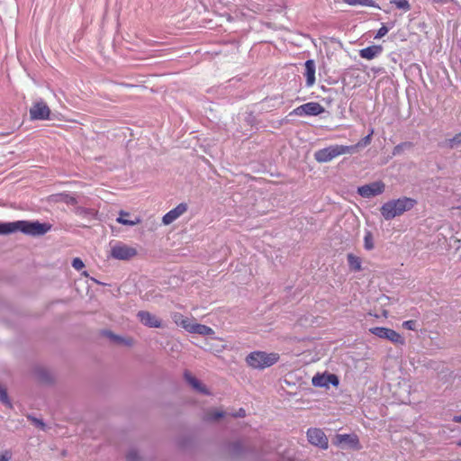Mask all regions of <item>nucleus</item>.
<instances>
[{
  "label": "nucleus",
  "mask_w": 461,
  "mask_h": 461,
  "mask_svg": "<svg viewBox=\"0 0 461 461\" xmlns=\"http://www.w3.org/2000/svg\"><path fill=\"white\" fill-rule=\"evenodd\" d=\"M171 317L173 321L179 326L185 316L180 312H174Z\"/></svg>",
  "instance_id": "36"
},
{
  "label": "nucleus",
  "mask_w": 461,
  "mask_h": 461,
  "mask_svg": "<svg viewBox=\"0 0 461 461\" xmlns=\"http://www.w3.org/2000/svg\"><path fill=\"white\" fill-rule=\"evenodd\" d=\"M28 419L30 420H32V422L36 426L38 427L39 429H41V430H45L46 429V424L43 422L42 420H40L38 418H35V417H32V416H28Z\"/></svg>",
  "instance_id": "30"
},
{
  "label": "nucleus",
  "mask_w": 461,
  "mask_h": 461,
  "mask_svg": "<svg viewBox=\"0 0 461 461\" xmlns=\"http://www.w3.org/2000/svg\"><path fill=\"white\" fill-rule=\"evenodd\" d=\"M16 231L15 224L14 222L0 223V234H9Z\"/></svg>",
  "instance_id": "24"
},
{
  "label": "nucleus",
  "mask_w": 461,
  "mask_h": 461,
  "mask_svg": "<svg viewBox=\"0 0 461 461\" xmlns=\"http://www.w3.org/2000/svg\"><path fill=\"white\" fill-rule=\"evenodd\" d=\"M137 317L140 321L149 328H161L162 321L156 315L147 311H140L137 313Z\"/></svg>",
  "instance_id": "12"
},
{
  "label": "nucleus",
  "mask_w": 461,
  "mask_h": 461,
  "mask_svg": "<svg viewBox=\"0 0 461 461\" xmlns=\"http://www.w3.org/2000/svg\"><path fill=\"white\" fill-rule=\"evenodd\" d=\"M184 376H185V379L186 380V382L192 385V387L194 389H195L196 391L202 393H204V394H209V392L208 390L206 389V387L202 384L198 379H196L194 376H193L188 371H185V374H184Z\"/></svg>",
  "instance_id": "16"
},
{
  "label": "nucleus",
  "mask_w": 461,
  "mask_h": 461,
  "mask_svg": "<svg viewBox=\"0 0 461 461\" xmlns=\"http://www.w3.org/2000/svg\"><path fill=\"white\" fill-rule=\"evenodd\" d=\"M383 48L380 45H372L360 50L359 55L361 58L370 60L381 54Z\"/></svg>",
  "instance_id": "15"
},
{
  "label": "nucleus",
  "mask_w": 461,
  "mask_h": 461,
  "mask_svg": "<svg viewBox=\"0 0 461 461\" xmlns=\"http://www.w3.org/2000/svg\"><path fill=\"white\" fill-rule=\"evenodd\" d=\"M12 458V454L10 451L5 450L0 453V461H9Z\"/></svg>",
  "instance_id": "37"
},
{
  "label": "nucleus",
  "mask_w": 461,
  "mask_h": 461,
  "mask_svg": "<svg viewBox=\"0 0 461 461\" xmlns=\"http://www.w3.org/2000/svg\"><path fill=\"white\" fill-rule=\"evenodd\" d=\"M373 134H374V129H371L370 132L355 145L356 149L359 147H365V146H367L368 144H370Z\"/></svg>",
  "instance_id": "26"
},
{
  "label": "nucleus",
  "mask_w": 461,
  "mask_h": 461,
  "mask_svg": "<svg viewBox=\"0 0 461 461\" xmlns=\"http://www.w3.org/2000/svg\"><path fill=\"white\" fill-rule=\"evenodd\" d=\"M66 202L70 204H76L77 203V199L73 196H69Z\"/></svg>",
  "instance_id": "41"
},
{
  "label": "nucleus",
  "mask_w": 461,
  "mask_h": 461,
  "mask_svg": "<svg viewBox=\"0 0 461 461\" xmlns=\"http://www.w3.org/2000/svg\"><path fill=\"white\" fill-rule=\"evenodd\" d=\"M107 334L109 335V337L111 339H113L117 343H124V344H127V345H131L130 341L125 340L123 338H122L120 336L114 335L112 332H107Z\"/></svg>",
  "instance_id": "34"
},
{
  "label": "nucleus",
  "mask_w": 461,
  "mask_h": 461,
  "mask_svg": "<svg viewBox=\"0 0 461 461\" xmlns=\"http://www.w3.org/2000/svg\"><path fill=\"white\" fill-rule=\"evenodd\" d=\"M447 147L450 149H458L461 147V131L453 138L447 140Z\"/></svg>",
  "instance_id": "25"
},
{
  "label": "nucleus",
  "mask_w": 461,
  "mask_h": 461,
  "mask_svg": "<svg viewBox=\"0 0 461 461\" xmlns=\"http://www.w3.org/2000/svg\"><path fill=\"white\" fill-rule=\"evenodd\" d=\"M130 216V213L125 211H120L119 217L116 219V221L120 224L126 225V226H134L140 222V217H135L134 220L127 219V217Z\"/></svg>",
  "instance_id": "18"
},
{
  "label": "nucleus",
  "mask_w": 461,
  "mask_h": 461,
  "mask_svg": "<svg viewBox=\"0 0 461 461\" xmlns=\"http://www.w3.org/2000/svg\"><path fill=\"white\" fill-rule=\"evenodd\" d=\"M192 325H194V322H192L189 318L184 317L179 326H181L186 331L190 332Z\"/></svg>",
  "instance_id": "31"
},
{
  "label": "nucleus",
  "mask_w": 461,
  "mask_h": 461,
  "mask_svg": "<svg viewBox=\"0 0 461 461\" xmlns=\"http://www.w3.org/2000/svg\"><path fill=\"white\" fill-rule=\"evenodd\" d=\"M224 412L223 411H209L207 414H206V420H210V421H212V420H219L220 418H222L224 416Z\"/></svg>",
  "instance_id": "27"
},
{
  "label": "nucleus",
  "mask_w": 461,
  "mask_h": 461,
  "mask_svg": "<svg viewBox=\"0 0 461 461\" xmlns=\"http://www.w3.org/2000/svg\"><path fill=\"white\" fill-rule=\"evenodd\" d=\"M402 327L410 330H415L417 327V322L416 321L413 320L405 321L402 322Z\"/></svg>",
  "instance_id": "32"
},
{
  "label": "nucleus",
  "mask_w": 461,
  "mask_h": 461,
  "mask_svg": "<svg viewBox=\"0 0 461 461\" xmlns=\"http://www.w3.org/2000/svg\"><path fill=\"white\" fill-rule=\"evenodd\" d=\"M72 267L76 270H81L85 267V264H84V262L79 258H75L72 260Z\"/></svg>",
  "instance_id": "33"
},
{
  "label": "nucleus",
  "mask_w": 461,
  "mask_h": 461,
  "mask_svg": "<svg viewBox=\"0 0 461 461\" xmlns=\"http://www.w3.org/2000/svg\"><path fill=\"white\" fill-rule=\"evenodd\" d=\"M403 145H405V144L402 143V144H399V145L395 146L393 149V155L399 154L402 151Z\"/></svg>",
  "instance_id": "39"
},
{
  "label": "nucleus",
  "mask_w": 461,
  "mask_h": 461,
  "mask_svg": "<svg viewBox=\"0 0 461 461\" xmlns=\"http://www.w3.org/2000/svg\"><path fill=\"white\" fill-rule=\"evenodd\" d=\"M356 150V146H346V145H331L323 149H321L314 153V158L320 163H327L331 161L333 158L344 155L350 154Z\"/></svg>",
  "instance_id": "3"
},
{
  "label": "nucleus",
  "mask_w": 461,
  "mask_h": 461,
  "mask_svg": "<svg viewBox=\"0 0 461 461\" xmlns=\"http://www.w3.org/2000/svg\"><path fill=\"white\" fill-rule=\"evenodd\" d=\"M75 213L82 218H95L96 211L86 207L78 206L75 209Z\"/></svg>",
  "instance_id": "19"
},
{
  "label": "nucleus",
  "mask_w": 461,
  "mask_h": 461,
  "mask_svg": "<svg viewBox=\"0 0 461 461\" xmlns=\"http://www.w3.org/2000/svg\"><path fill=\"white\" fill-rule=\"evenodd\" d=\"M348 263L349 267L354 271H360L362 269L361 267V258L353 254L348 255Z\"/></svg>",
  "instance_id": "20"
},
{
  "label": "nucleus",
  "mask_w": 461,
  "mask_h": 461,
  "mask_svg": "<svg viewBox=\"0 0 461 461\" xmlns=\"http://www.w3.org/2000/svg\"><path fill=\"white\" fill-rule=\"evenodd\" d=\"M369 332L380 339H387L395 345H403L404 338L397 331L385 327H374L369 329Z\"/></svg>",
  "instance_id": "5"
},
{
  "label": "nucleus",
  "mask_w": 461,
  "mask_h": 461,
  "mask_svg": "<svg viewBox=\"0 0 461 461\" xmlns=\"http://www.w3.org/2000/svg\"><path fill=\"white\" fill-rule=\"evenodd\" d=\"M345 4L355 6H367V7H377L374 0H342Z\"/></svg>",
  "instance_id": "21"
},
{
  "label": "nucleus",
  "mask_w": 461,
  "mask_h": 461,
  "mask_svg": "<svg viewBox=\"0 0 461 461\" xmlns=\"http://www.w3.org/2000/svg\"><path fill=\"white\" fill-rule=\"evenodd\" d=\"M432 3L445 5L447 3L454 2L455 0H430Z\"/></svg>",
  "instance_id": "40"
},
{
  "label": "nucleus",
  "mask_w": 461,
  "mask_h": 461,
  "mask_svg": "<svg viewBox=\"0 0 461 461\" xmlns=\"http://www.w3.org/2000/svg\"><path fill=\"white\" fill-rule=\"evenodd\" d=\"M190 333L203 335V336H212L214 334V330L204 324H200L194 322V325H192Z\"/></svg>",
  "instance_id": "17"
},
{
  "label": "nucleus",
  "mask_w": 461,
  "mask_h": 461,
  "mask_svg": "<svg viewBox=\"0 0 461 461\" xmlns=\"http://www.w3.org/2000/svg\"><path fill=\"white\" fill-rule=\"evenodd\" d=\"M389 29L385 26V25H383L376 32V34L375 35V39H381L382 37H384L387 32H388Z\"/></svg>",
  "instance_id": "35"
},
{
  "label": "nucleus",
  "mask_w": 461,
  "mask_h": 461,
  "mask_svg": "<svg viewBox=\"0 0 461 461\" xmlns=\"http://www.w3.org/2000/svg\"><path fill=\"white\" fill-rule=\"evenodd\" d=\"M453 421L461 423V415L454 416Z\"/></svg>",
  "instance_id": "42"
},
{
  "label": "nucleus",
  "mask_w": 461,
  "mask_h": 461,
  "mask_svg": "<svg viewBox=\"0 0 461 461\" xmlns=\"http://www.w3.org/2000/svg\"><path fill=\"white\" fill-rule=\"evenodd\" d=\"M307 438L311 444L317 446L322 449H327L329 443L328 438L321 429L311 428L307 430Z\"/></svg>",
  "instance_id": "9"
},
{
  "label": "nucleus",
  "mask_w": 461,
  "mask_h": 461,
  "mask_svg": "<svg viewBox=\"0 0 461 461\" xmlns=\"http://www.w3.org/2000/svg\"><path fill=\"white\" fill-rule=\"evenodd\" d=\"M325 112V109L317 102H309L294 109L290 115L294 116H317Z\"/></svg>",
  "instance_id": "6"
},
{
  "label": "nucleus",
  "mask_w": 461,
  "mask_h": 461,
  "mask_svg": "<svg viewBox=\"0 0 461 461\" xmlns=\"http://www.w3.org/2000/svg\"><path fill=\"white\" fill-rule=\"evenodd\" d=\"M14 224L16 231L20 230L23 233L32 236L43 235L51 229L50 223H41L39 221H14Z\"/></svg>",
  "instance_id": "4"
},
{
  "label": "nucleus",
  "mask_w": 461,
  "mask_h": 461,
  "mask_svg": "<svg viewBox=\"0 0 461 461\" xmlns=\"http://www.w3.org/2000/svg\"><path fill=\"white\" fill-rule=\"evenodd\" d=\"M339 437L341 438V439H346L348 438L349 436L348 434H345V435H339Z\"/></svg>",
  "instance_id": "43"
},
{
  "label": "nucleus",
  "mask_w": 461,
  "mask_h": 461,
  "mask_svg": "<svg viewBox=\"0 0 461 461\" xmlns=\"http://www.w3.org/2000/svg\"><path fill=\"white\" fill-rule=\"evenodd\" d=\"M312 384L316 387L329 388L330 384L338 386L339 380V377L334 374H317L312 377Z\"/></svg>",
  "instance_id": "11"
},
{
  "label": "nucleus",
  "mask_w": 461,
  "mask_h": 461,
  "mask_svg": "<svg viewBox=\"0 0 461 461\" xmlns=\"http://www.w3.org/2000/svg\"><path fill=\"white\" fill-rule=\"evenodd\" d=\"M50 110L47 104L42 100L33 104L30 108V117L32 120H48L50 118Z\"/></svg>",
  "instance_id": "10"
},
{
  "label": "nucleus",
  "mask_w": 461,
  "mask_h": 461,
  "mask_svg": "<svg viewBox=\"0 0 461 461\" xmlns=\"http://www.w3.org/2000/svg\"><path fill=\"white\" fill-rule=\"evenodd\" d=\"M234 417H245L246 411L243 408H240L236 413L232 414Z\"/></svg>",
  "instance_id": "38"
},
{
  "label": "nucleus",
  "mask_w": 461,
  "mask_h": 461,
  "mask_svg": "<svg viewBox=\"0 0 461 461\" xmlns=\"http://www.w3.org/2000/svg\"><path fill=\"white\" fill-rule=\"evenodd\" d=\"M0 401L4 404H5L7 406H11V402L8 398L7 391H6L5 387H4L1 384H0Z\"/></svg>",
  "instance_id": "28"
},
{
  "label": "nucleus",
  "mask_w": 461,
  "mask_h": 461,
  "mask_svg": "<svg viewBox=\"0 0 461 461\" xmlns=\"http://www.w3.org/2000/svg\"><path fill=\"white\" fill-rule=\"evenodd\" d=\"M384 184L382 181L372 182L357 188V194L364 198H371L381 194L384 191Z\"/></svg>",
  "instance_id": "8"
},
{
  "label": "nucleus",
  "mask_w": 461,
  "mask_h": 461,
  "mask_svg": "<svg viewBox=\"0 0 461 461\" xmlns=\"http://www.w3.org/2000/svg\"><path fill=\"white\" fill-rule=\"evenodd\" d=\"M390 4L393 5L397 9L408 12L411 6L408 0H391Z\"/></svg>",
  "instance_id": "22"
},
{
  "label": "nucleus",
  "mask_w": 461,
  "mask_h": 461,
  "mask_svg": "<svg viewBox=\"0 0 461 461\" xmlns=\"http://www.w3.org/2000/svg\"><path fill=\"white\" fill-rule=\"evenodd\" d=\"M140 459L139 453L136 449H130L126 455V461H138Z\"/></svg>",
  "instance_id": "29"
},
{
  "label": "nucleus",
  "mask_w": 461,
  "mask_h": 461,
  "mask_svg": "<svg viewBox=\"0 0 461 461\" xmlns=\"http://www.w3.org/2000/svg\"><path fill=\"white\" fill-rule=\"evenodd\" d=\"M459 446H461V441L458 443Z\"/></svg>",
  "instance_id": "44"
},
{
  "label": "nucleus",
  "mask_w": 461,
  "mask_h": 461,
  "mask_svg": "<svg viewBox=\"0 0 461 461\" xmlns=\"http://www.w3.org/2000/svg\"><path fill=\"white\" fill-rule=\"evenodd\" d=\"M364 248L366 250H372L375 248L374 237L370 230H366L365 232Z\"/></svg>",
  "instance_id": "23"
},
{
  "label": "nucleus",
  "mask_w": 461,
  "mask_h": 461,
  "mask_svg": "<svg viewBox=\"0 0 461 461\" xmlns=\"http://www.w3.org/2000/svg\"><path fill=\"white\" fill-rule=\"evenodd\" d=\"M279 358L280 357L277 353L256 350L247 356L246 363L253 369L262 370L277 363Z\"/></svg>",
  "instance_id": "2"
},
{
  "label": "nucleus",
  "mask_w": 461,
  "mask_h": 461,
  "mask_svg": "<svg viewBox=\"0 0 461 461\" xmlns=\"http://www.w3.org/2000/svg\"><path fill=\"white\" fill-rule=\"evenodd\" d=\"M110 255L119 260H129L137 255L136 249L118 242L111 248Z\"/></svg>",
  "instance_id": "7"
},
{
  "label": "nucleus",
  "mask_w": 461,
  "mask_h": 461,
  "mask_svg": "<svg viewBox=\"0 0 461 461\" xmlns=\"http://www.w3.org/2000/svg\"><path fill=\"white\" fill-rule=\"evenodd\" d=\"M415 204L416 200L409 197H402L384 203L380 211L384 220L389 221L410 211Z\"/></svg>",
  "instance_id": "1"
},
{
  "label": "nucleus",
  "mask_w": 461,
  "mask_h": 461,
  "mask_svg": "<svg viewBox=\"0 0 461 461\" xmlns=\"http://www.w3.org/2000/svg\"><path fill=\"white\" fill-rule=\"evenodd\" d=\"M305 73L304 76L306 77V86L308 87L312 86L315 83V70L316 66L315 62L312 59H308L305 61Z\"/></svg>",
  "instance_id": "14"
},
{
  "label": "nucleus",
  "mask_w": 461,
  "mask_h": 461,
  "mask_svg": "<svg viewBox=\"0 0 461 461\" xmlns=\"http://www.w3.org/2000/svg\"><path fill=\"white\" fill-rule=\"evenodd\" d=\"M187 210V205L185 203H179L176 207L167 212L162 218V222L168 225L184 214Z\"/></svg>",
  "instance_id": "13"
}]
</instances>
